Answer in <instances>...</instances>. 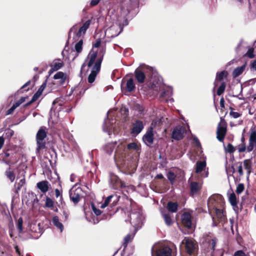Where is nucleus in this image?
Masks as SVG:
<instances>
[{
    "label": "nucleus",
    "mask_w": 256,
    "mask_h": 256,
    "mask_svg": "<svg viewBox=\"0 0 256 256\" xmlns=\"http://www.w3.org/2000/svg\"><path fill=\"white\" fill-rule=\"evenodd\" d=\"M98 52L90 51L88 54V62L87 66L88 68L92 66L90 74H89L88 81L89 83L92 84L95 80L100 70L101 64L103 60V54L96 58Z\"/></svg>",
    "instance_id": "f257e3e1"
},
{
    "label": "nucleus",
    "mask_w": 256,
    "mask_h": 256,
    "mask_svg": "<svg viewBox=\"0 0 256 256\" xmlns=\"http://www.w3.org/2000/svg\"><path fill=\"white\" fill-rule=\"evenodd\" d=\"M256 148V126L253 124L250 130L248 143L247 146L245 144H241L238 148L239 152H253Z\"/></svg>",
    "instance_id": "f03ea898"
},
{
    "label": "nucleus",
    "mask_w": 256,
    "mask_h": 256,
    "mask_svg": "<svg viewBox=\"0 0 256 256\" xmlns=\"http://www.w3.org/2000/svg\"><path fill=\"white\" fill-rule=\"evenodd\" d=\"M224 198L222 195L216 194L212 196L208 200V207L210 215H212V210L223 206Z\"/></svg>",
    "instance_id": "7ed1b4c3"
},
{
    "label": "nucleus",
    "mask_w": 256,
    "mask_h": 256,
    "mask_svg": "<svg viewBox=\"0 0 256 256\" xmlns=\"http://www.w3.org/2000/svg\"><path fill=\"white\" fill-rule=\"evenodd\" d=\"M218 240L216 238H212L210 237H208L205 239L204 242H203V246L205 248V250L206 252L212 251V256H222L223 253L220 250L218 252H215V246Z\"/></svg>",
    "instance_id": "20e7f679"
},
{
    "label": "nucleus",
    "mask_w": 256,
    "mask_h": 256,
    "mask_svg": "<svg viewBox=\"0 0 256 256\" xmlns=\"http://www.w3.org/2000/svg\"><path fill=\"white\" fill-rule=\"evenodd\" d=\"M152 256H176L174 252L170 246L161 244L156 246L152 250Z\"/></svg>",
    "instance_id": "39448f33"
},
{
    "label": "nucleus",
    "mask_w": 256,
    "mask_h": 256,
    "mask_svg": "<svg viewBox=\"0 0 256 256\" xmlns=\"http://www.w3.org/2000/svg\"><path fill=\"white\" fill-rule=\"evenodd\" d=\"M47 136L46 128V126H41L36 134V150L38 152L44 150L46 148V142L44 141Z\"/></svg>",
    "instance_id": "423d86ee"
},
{
    "label": "nucleus",
    "mask_w": 256,
    "mask_h": 256,
    "mask_svg": "<svg viewBox=\"0 0 256 256\" xmlns=\"http://www.w3.org/2000/svg\"><path fill=\"white\" fill-rule=\"evenodd\" d=\"M227 132V123L225 120L220 118L216 130V138L220 142H223Z\"/></svg>",
    "instance_id": "0eeeda50"
},
{
    "label": "nucleus",
    "mask_w": 256,
    "mask_h": 256,
    "mask_svg": "<svg viewBox=\"0 0 256 256\" xmlns=\"http://www.w3.org/2000/svg\"><path fill=\"white\" fill-rule=\"evenodd\" d=\"M212 219V226H216L220 223L225 222L226 216L224 214L222 209L216 208L212 210V215H210Z\"/></svg>",
    "instance_id": "6e6552de"
},
{
    "label": "nucleus",
    "mask_w": 256,
    "mask_h": 256,
    "mask_svg": "<svg viewBox=\"0 0 256 256\" xmlns=\"http://www.w3.org/2000/svg\"><path fill=\"white\" fill-rule=\"evenodd\" d=\"M122 198L124 200V203L125 205L120 208V210L124 212L125 214H128V216H130L132 211V208L136 204L132 198H129L126 194L124 195Z\"/></svg>",
    "instance_id": "1a4fd4ad"
},
{
    "label": "nucleus",
    "mask_w": 256,
    "mask_h": 256,
    "mask_svg": "<svg viewBox=\"0 0 256 256\" xmlns=\"http://www.w3.org/2000/svg\"><path fill=\"white\" fill-rule=\"evenodd\" d=\"M182 243L184 244L186 252L190 256L194 254L196 250L198 249V244L191 239L185 238Z\"/></svg>",
    "instance_id": "9d476101"
},
{
    "label": "nucleus",
    "mask_w": 256,
    "mask_h": 256,
    "mask_svg": "<svg viewBox=\"0 0 256 256\" xmlns=\"http://www.w3.org/2000/svg\"><path fill=\"white\" fill-rule=\"evenodd\" d=\"M119 198H120V197L118 196L117 195H111V196H108L105 200L104 202L102 204L100 208H106V206H108L109 204L112 201V204H110V207L108 208V210H112L114 209V210H116V208H118L119 210L120 209L119 208L115 207L119 200Z\"/></svg>",
    "instance_id": "9b49d317"
},
{
    "label": "nucleus",
    "mask_w": 256,
    "mask_h": 256,
    "mask_svg": "<svg viewBox=\"0 0 256 256\" xmlns=\"http://www.w3.org/2000/svg\"><path fill=\"white\" fill-rule=\"evenodd\" d=\"M92 209L94 214L97 216H100V219L102 220H106L108 218H110L112 216L114 215L118 210V208H116V210H114V209L112 210H109L108 212H106L104 211H102L101 210L96 208L94 204L92 205Z\"/></svg>",
    "instance_id": "f8f14e48"
},
{
    "label": "nucleus",
    "mask_w": 256,
    "mask_h": 256,
    "mask_svg": "<svg viewBox=\"0 0 256 256\" xmlns=\"http://www.w3.org/2000/svg\"><path fill=\"white\" fill-rule=\"evenodd\" d=\"M186 132V128L185 127L181 126H176L172 134V138L177 140H182L184 137V134Z\"/></svg>",
    "instance_id": "ddd939ff"
},
{
    "label": "nucleus",
    "mask_w": 256,
    "mask_h": 256,
    "mask_svg": "<svg viewBox=\"0 0 256 256\" xmlns=\"http://www.w3.org/2000/svg\"><path fill=\"white\" fill-rule=\"evenodd\" d=\"M192 215L188 212H184L181 216L182 224L186 228L190 229L192 228Z\"/></svg>",
    "instance_id": "4468645a"
},
{
    "label": "nucleus",
    "mask_w": 256,
    "mask_h": 256,
    "mask_svg": "<svg viewBox=\"0 0 256 256\" xmlns=\"http://www.w3.org/2000/svg\"><path fill=\"white\" fill-rule=\"evenodd\" d=\"M111 186L114 190H119L126 187L125 182L122 181L116 176H113L111 178Z\"/></svg>",
    "instance_id": "2eb2a0df"
},
{
    "label": "nucleus",
    "mask_w": 256,
    "mask_h": 256,
    "mask_svg": "<svg viewBox=\"0 0 256 256\" xmlns=\"http://www.w3.org/2000/svg\"><path fill=\"white\" fill-rule=\"evenodd\" d=\"M81 193L82 189L79 188L70 192V199L75 204H78L80 199L82 198Z\"/></svg>",
    "instance_id": "dca6fc26"
},
{
    "label": "nucleus",
    "mask_w": 256,
    "mask_h": 256,
    "mask_svg": "<svg viewBox=\"0 0 256 256\" xmlns=\"http://www.w3.org/2000/svg\"><path fill=\"white\" fill-rule=\"evenodd\" d=\"M154 139L153 128L150 127L143 136L142 140L146 144L149 146L153 143Z\"/></svg>",
    "instance_id": "f3484780"
},
{
    "label": "nucleus",
    "mask_w": 256,
    "mask_h": 256,
    "mask_svg": "<svg viewBox=\"0 0 256 256\" xmlns=\"http://www.w3.org/2000/svg\"><path fill=\"white\" fill-rule=\"evenodd\" d=\"M202 188V184L198 182H192L190 184V195L194 197L200 193Z\"/></svg>",
    "instance_id": "a211bd4d"
},
{
    "label": "nucleus",
    "mask_w": 256,
    "mask_h": 256,
    "mask_svg": "<svg viewBox=\"0 0 256 256\" xmlns=\"http://www.w3.org/2000/svg\"><path fill=\"white\" fill-rule=\"evenodd\" d=\"M144 128V124L142 121L136 120L132 124L131 134L133 135H138Z\"/></svg>",
    "instance_id": "6ab92c4d"
},
{
    "label": "nucleus",
    "mask_w": 256,
    "mask_h": 256,
    "mask_svg": "<svg viewBox=\"0 0 256 256\" xmlns=\"http://www.w3.org/2000/svg\"><path fill=\"white\" fill-rule=\"evenodd\" d=\"M134 76L137 82L140 84H143L146 79V74L142 70L138 68L134 72Z\"/></svg>",
    "instance_id": "aec40b11"
},
{
    "label": "nucleus",
    "mask_w": 256,
    "mask_h": 256,
    "mask_svg": "<svg viewBox=\"0 0 256 256\" xmlns=\"http://www.w3.org/2000/svg\"><path fill=\"white\" fill-rule=\"evenodd\" d=\"M66 75L65 73L62 72H58L54 76V78L55 80H59L58 84L62 86L63 85L66 80Z\"/></svg>",
    "instance_id": "412c9836"
},
{
    "label": "nucleus",
    "mask_w": 256,
    "mask_h": 256,
    "mask_svg": "<svg viewBox=\"0 0 256 256\" xmlns=\"http://www.w3.org/2000/svg\"><path fill=\"white\" fill-rule=\"evenodd\" d=\"M37 188L43 193L47 192L49 188V183L47 180H42L36 184Z\"/></svg>",
    "instance_id": "4be33fe9"
},
{
    "label": "nucleus",
    "mask_w": 256,
    "mask_h": 256,
    "mask_svg": "<svg viewBox=\"0 0 256 256\" xmlns=\"http://www.w3.org/2000/svg\"><path fill=\"white\" fill-rule=\"evenodd\" d=\"M136 89V86L132 78L126 80V86L125 88L126 92H130Z\"/></svg>",
    "instance_id": "5701e85b"
},
{
    "label": "nucleus",
    "mask_w": 256,
    "mask_h": 256,
    "mask_svg": "<svg viewBox=\"0 0 256 256\" xmlns=\"http://www.w3.org/2000/svg\"><path fill=\"white\" fill-rule=\"evenodd\" d=\"M90 20H86L83 25L80 28L78 31L76 32V36L78 37H80L82 34H84L86 30L88 28L90 24Z\"/></svg>",
    "instance_id": "b1692460"
},
{
    "label": "nucleus",
    "mask_w": 256,
    "mask_h": 256,
    "mask_svg": "<svg viewBox=\"0 0 256 256\" xmlns=\"http://www.w3.org/2000/svg\"><path fill=\"white\" fill-rule=\"evenodd\" d=\"M246 62L240 66H238L234 69L232 72V75L234 78H236L242 74L244 72L246 66Z\"/></svg>",
    "instance_id": "393cba45"
},
{
    "label": "nucleus",
    "mask_w": 256,
    "mask_h": 256,
    "mask_svg": "<svg viewBox=\"0 0 256 256\" xmlns=\"http://www.w3.org/2000/svg\"><path fill=\"white\" fill-rule=\"evenodd\" d=\"M178 205L177 202L170 201L167 204L166 208L168 212L174 213L178 211Z\"/></svg>",
    "instance_id": "a878e982"
},
{
    "label": "nucleus",
    "mask_w": 256,
    "mask_h": 256,
    "mask_svg": "<svg viewBox=\"0 0 256 256\" xmlns=\"http://www.w3.org/2000/svg\"><path fill=\"white\" fill-rule=\"evenodd\" d=\"M228 75V73L226 70H222L220 72H217L215 78V83L216 82H222L224 78H226Z\"/></svg>",
    "instance_id": "bb28decb"
},
{
    "label": "nucleus",
    "mask_w": 256,
    "mask_h": 256,
    "mask_svg": "<svg viewBox=\"0 0 256 256\" xmlns=\"http://www.w3.org/2000/svg\"><path fill=\"white\" fill-rule=\"evenodd\" d=\"M162 215L164 220L165 224L168 226H170L173 224L174 221L172 220V216L169 214L162 212Z\"/></svg>",
    "instance_id": "cd10ccee"
},
{
    "label": "nucleus",
    "mask_w": 256,
    "mask_h": 256,
    "mask_svg": "<svg viewBox=\"0 0 256 256\" xmlns=\"http://www.w3.org/2000/svg\"><path fill=\"white\" fill-rule=\"evenodd\" d=\"M244 168L247 170V173L249 175L252 168V162L251 159H246L244 160Z\"/></svg>",
    "instance_id": "c85d7f7f"
},
{
    "label": "nucleus",
    "mask_w": 256,
    "mask_h": 256,
    "mask_svg": "<svg viewBox=\"0 0 256 256\" xmlns=\"http://www.w3.org/2000/svg\"><path fill=\"white\" fill-rule=\"evenodd\" d=\"M116 142L108 143L105 145L104 147V151L108 154H110L113 152Z\"/></svg>",
    "instance_id": "c756f323"
},
{
    "label": "nucleus",
    "mask_w": 256,
    "mask_h": 256,
    "mask_svg": "<svg viewBox=\"0 0 256 256\" xmlns=\"http://www.w3.org/2000/svg\"><path fill=\"white\" fill-rule=\"evenodd\" d=\"M52 222L55 226L60 229L61 232L64 229V226L60 222L59 218L58 216H54L52 219Z\"/></svg>",
    "instance_id": "7c9ffc66"
},
{
    "label": "nucleus",
    "mask_w": 256,
    "mask_h": 256,
    "mask_svg": "<svg viewBox=\"0 0 256 256\" xmlns=\"http://www.w3.org/2000/svg\"><path fill=\"white\" fill-rule=\"evenodd\" d=\"M206 166V163L204 161H199L196 164V172H201Z\"/></svg>",
    "instance_id": "2f4dec72"
},
{
    "label": "nucleus",
    "mask_w": 256,
    "mask_h": 256,
    "mask_svg": "<svg viewBox=\"0 0 256 256\" xmlns=\"http://www.w3.org/2000/svg\"><path fill=\"white\" fill-rule=\"evenodd\" d=\"M64 65V62H54L52 65L50 66L51 68L50 70V72L52 73L62 68Z\"/></svg>",
    "instance_id": "473e14b6"
},
{
    "label": "nucleus",
    "mask_w": 256,
    "mask_h": 256,
    "mask_svg": "<svg viewBox=\"0 0 256 256\" xmlns=\"http://www.w3.org/2000/svg\"><path fill=\"white\" fill-rule=\"evenodd\" d=\"M48 162H44L42 163V166L44 170L46 172H51V170L48 163H49L50 164L52 167V160L48 158H46Z\"/></svg>",
    "instance_id": "72a5a7b5"
},
{
    "label": "nucleus",
    "mask_w": 256,
    "mask_h": 256,
    "mask_svg": "<svg viewBox=\"0 0 256 256\" xmlns=\"http://www.w3.org/2000/svg\"><path fill=\"white\" fill-rule=\"evenodd\" d=\"M25 183L26 179L24 176V178L20 180L19 182H18V184H16L14 185L16 188V193L18 194V192L20 190V189L22 188V186L25 184Z\"/></svg>",
    "instance_id": "f704fd0d"
},
{
    "label": "nucleus",
    "mask_w": 256,
    "mask_h": 256,
    "mask_svg": "<svg viewBox=\"0 0 256 256\" xmlns=\"http://www.w3.org/2000/svg\"><path fill=\"white\" fill-rule=\"evenodd\" d=\"M134 235L132 234H128L124 239L123 246L124 248H126L129 242H132L134 238Z\"/></svg>",
    "instance_id": "c9c22d12"
},
{
    "label": "nucleus",
    "mask_w": 256,
    "mask_h": 256,
    "mask_svg": "<svg viewBox=\"0 0 256 256\" xmlns=\"http://www.w3.org/2000/svg\"><path fill=\"white\" fill-rule=\"evenodd\" d=\"M86 90V89H84L82 84H80L74 88V92L76 95L79 94L80 96H81L84 94Z\"/></svg>",
    "instance_id": "e433bc0d"
},
{
    "label": "nucleus",
    "mask_w": 256,
    "mask_h": 256,
    "mask_svg": "<svg viewBox=\"0 0 256 256\" xmlns=\"http://www.w3.org/2000/svg\"><path fill=\"white\" fill-rule=\"evenodd\" d=\"M41 96L40 94H38V92H36L32 97V100L26 104L24 105V107H26L30 105L32 103L36 102Z\"/></svg>",
    "instance_id": "4c0bfd02"
},
{
    "label": "nucleus",
    "mask_w": 256,
    "mask_h": 256,
    "mask_svg": "<svg viewBox=\"0 0 256 256\" xmlns=\"http://www.w3.org/2000/svg\"><path fill=\"white\" fill-rule=\"evenodd\" d=\"M226 88V83L224 82H222L220 84V86L217 90L216 94L218 96L222 95L224 92Z\"/></svg>",
    "instance_id": "58836bf2"
},
{
    "label": "nucleus",
    "mask_w": 256,
    "mask_h": 256,
    "mask_svg": "<svg viewBox=\"0 0 256 256\" xmlns=\"http://www.w3.org/2000/svg\"><path fill=\"white\" fill-rule=\"evenodd\" d=\"M56 196L58 198L60 197V199L59 200L60 204H58V206H60V205H62L63 203H64V199L62 198V192L58 189L56 188L54 190Z\"/></svg>",
    "instance_id": "ea45409f"
},
{
    "label": "nucleus",
    "mask_w": 256,
    "mask_h": 256,
    "mask_svg": "<svg viewBox=\"0 0 256 256\" xmlns=\"http://www.w3.org/2000/svg\"><path fill=\"white\" fill-rule=\"evenodd\" d=\"M14 131L10 128L6 129L4 134V138H8V140H10V138L14 136Z\"/></svg>",
    "instance_id": "a19ab883"
},
{
    "label": "nucleus",
    "mask_w": 256,
    "mask_h": 256,
    "mask_svg": "<svg viewBox=\"0 0 256 256\" xmlns=\"http://www.w3.org/2000/svg\"><path fill=\"white\" fill-rule=\"evenodd\" d=\"M82 44H83V40H79L75 44L74 48L78 54L82 52Z\"/></svg>",
    "instance_id": "79ce46f5"
},
{
    "label": "nucleus",
    "mask_w": 256,
    "mask_h": 256,
    "mask_svg": "<svg viewBox=\"0 0 256 256\" xmlns=\"http://www.w3.org/2000/svg\"><path fill=\"white\" fill-rule=\"evenodd\" d=\"M54 206V201L48 196L46 198L45 206L51 208Z\"/></svg>",
    "instance_id": "37998d69"
},
{
    "label": "nucleus",
    "mask_w": 256,
    "mask_h": 256,
    "mask_svg": "<svg viewBox=\"0 0 256 256\" xmlns=\"http://www.w3.org/2000/svg\"><path fill=\"white\" fill-rule=\"evenodd\" d=\"M229 201L232 206H234L236 204L237 200L236 194L232 192L230 194L229 196Z\"/></svg>",
    "instance_id": "c03bdc74"
},
{
    "label": "nucleus",
    "mask_w": 256,
    "mask_h": 256,
    "mask_svg": "<svg viewBox=\"0 0 256 256\" xmlns=\"http://www.w3.org/2000/svg\"><path fill=\"white\" fill-rule=\"evenodd\" d=\"M224 150L226 152L231 154L235 152L236 148L231 144L228 143L226 146L224 147Z\"/></svg>",
    "instance_id": "a18cd8bd"
},
{
    "label": "nucleus",
    "mask_w": 256,
    "mask_h": 256,
    "mask_svg": "<svg viewBox=\"0 0 256 256\" xmlns=\"http://www.w3.org/2000/svg\"><path fill=\"white\" fill-rule=\"evenodd\" d=\"M254 52V48L252 47H249L246 53L244 55V56L248 57L250 58H252L255 56Z\"/></svg>",
    "instance_id": "49530a36"
},
{
    "label": "nucleus",
    "mask_w": 256,
    "mask_h": 256,
    "mask_svg": "<svg viewBox=\"0 0 256 256\" xmlns=\"http://www.w3.org/2000/svg\"><path fill=\"white\" fill-rule=\"evenodd\" d=\"M6 174L11 182H13L14 181L15 179V174L13 171L10 170V168H9V170L6 171Z\"/></svg>",
    "instance_id": "de8ad7c7"
},
{
    "label": "nucleus",
    "mask_w": 256,
    "mask_h": 256,
    "mask_svg": "<svg viewBox=\"0 0 256 256\" xmlns=\"http://www.w3.org/2000/svg\"><path fill=\"white\" fill-rule=\"evenodd\" d=\"M23 220L22 218H20L17 222L16 227L20 233L22 232L23 230L22 228Z\"/></svg>",
    "instance_id": "09e8293b"
},
{
    "label": "nucleus",
    "mask_w": 256,
    "mask_h": 256,
    "mask_svg": "<svg viewBox=\"0 0 256 256\" xmlns=\"http://www.w3.org/2000/svg\"><path fill=\"white\" fill-rule=\"evenodd\" d=\"M31 81L29 80L27 82L24 84L20 90H18V92L22 93L24 91L28 92L30 88H28L26 89V88L30 84Z\"/></svg>",
    "instance_id": "8fccbe9b"
},
{
    "label": "nucleus",
    "mask_w": 256,
    "mask_h": 256,
    "mask_svg": "<svg viewBox=\"0 0 256 256\" xmlns=\"http://www.w3.org/2000/svg\"><path fill=\"white\" fill-rule=\"evenodd\" d=\"M127 148L128 150H134L136 151L140 150V148L136 142H132L128 144L127 146Z\"/></svg>",
    "instance_id": "3c124183"
},
{
    "label": "nucleus",
    "mask_w": 256,
    "mask_h": 256,
    "mask_svg": "<svg viewBox=\"0 0 256 256\" xmlns=\"http://www.w3.org/2000/svg\"><path fill=\"white\" fill-rule=\"evenodd\" d=\"M244 189V186L243 184L240 183L236 186V192L238 194H241Z\"/></svg>",
    "instance_id": "603ef678"
},
{
    "label": "nucleus",
    "mask_w": 256,
    "mask_h": 256,
    "mask_svg": "<svg viewBox=\"0 0 256 256\" xmlns=\"http://www.w3.org/2000/svg\"><path fill=\"white\" fill-rule=\"evenodd\" d=\"M16 108H18V104H14L12 106L6 111V115L12 114Z\"/></svg>",
    "instance_id": "864d4df0"
},
{
    "label": "nucleus",
    "mask_w": 256,
    "mask_h": 256,
    "mask_svg": "<svg viewBox=\"0 0 256 256\" xmlns=\"http://www.w3.org/2000/svg\"><path fill=\"white\" fill-rule=\"evenodd\" d=\"M168 178L171 182H173L176 178V175L172 172H168Z\"/></svg>",
    "instance_id": "5fc2aeb1"
},
{
    "label": "nucleus",
    "mask_w": 256,
    "mask_h": 256,
    "mask_svg": "<svg viewBox=\"0 0 256 256\" xmlns=\"http://www.w3.org/2000/svg\"><path fill=\"white\" fill-rule=\"evenodd\" d=\"M230 115L232 117L234 118H236L240 117L242 116V114L238 112H234V111L231 110L230 112Z\"/></svg>",
    "instance_id": "6e6d98bb"
},
{
    "label": "nucleus",
    "mask_w": 256,
    "mask_h": 256,
    "mask_svg": "<svg viewBox=\"0 0 256 256\" xmlns=\"http://www.w3.org/2000/svg\"><path fill=\"white\" fill-rule=\"evenodd\" d=\"M234 256H247V255L243 250H238L234 252Z\"/></svg>",
    "instance_id": "4d7b16f0"
},
{
    "label": "nucleus",
    "mask_w": 256,
    "mask_h": 256,
    "mask_svg": "<svg viewBox=\"0 0 256 256\" xmlns=\"http://www.w3.org/2000/svg\"><path fill=\"white\" fill-rule=\"evenodd\" d=\"M46 82H44L41 85V86L40 87V88H38V90L36 92H38V94H40L42 95V92L44 91V88H46Z\"/></svg>",
    "instance_id": "13d9d810"
},
{
    "label": "nucleus",
    "mask_w": 256,
    "mask_h": 256,
    "mask_svg": "<svg viewBox=\"0 0 256 256\" xmlns=\"http://www.w3.org/2000/svg\"><path fill=\"white\" fill-rule=\"evenodd\" d=\"M239 164H240V165L238 168V172L240 176H242L244 174V172H243L242 168V163L241 162H240Z\"/></svg>",
    "instance_id": "bf43d9fd"
},
{
    "label": "nucleus",
    "mask_w": 256,
    "mask_h": 256,
    "mask_svg": "<svg viewBox=\"0 0 256 256\" xmlns=\"http://www.w3.org/2000/svg\"><path fill=\"white\" fill-rule=\"evenodd\" d=\"M100 44H101V40H100V38H98L96 40V42L94 44H92V46H93V48H98L100 47Z\"/></svg>",
    "instance_id": "052dcab7"
},
{
    "label": "nucleus",
    "mask_w": 256,
    "mask_h": 256,
    "mask_svg": "<svg viewBox=\"0 0 256 256\" xmlns=\"http://www.w3.org/2000/svg\"><path fill=\"white\" fill-rule=\"evenodd\" d=\"M26 98H27V97H26H26H22L18 100L14 104H17L18 107L25 101V100Z\"/></svg>",
    "instance_id": "680f3d73"
},
{
    "label": "nucleus",
    "mask_w": 256,
    "mask_h": 256,
    "mask_svg": "<svg viewBox=\"0 0 256 256\" xmlns=\"http://www.w3.org/2000/svg\"><path fill=\"white\" fill-rule=\"evenodd\" d=\"M100 0H92L90 2V6H94L98 4Z\"/></svg>",
    "instance_id": "e2e57ef3"
},
{
    "label": "nucleus",
    "mask_w": 256,
    "mask_h": 256,
    "mask_svg": "<svg viewBox=\"0 0 256 256\" xmlns=\"http://www.w3.org/2000/svg\"><path fill=\"white\" fill-rule=\"evenodd\" d=\"M10 150L8 149L4 150V158H6L9 157L11 155V153L10 152Z\"/></svg>",
    "instance_id": "0e129e2a"
},
{
    "label": "nucleus",
    "mask_w": 256,
    "mask_h": 256,
    "mask_svg": "<svg viewBox=\"0 0 256 256\" xmlns=\"http://www.w3.org/2000/svg\"><path fill=\"white\" fill-rule=\"evenodd\" d=\"M4 142V138L3 136H0V150L2 148Z\"/></svg>",
    "instance_id": "69168bd1"
},
{
    "label": "nucleus",
    "mask_w": 256,
    "mask_h": 256,
    "mask_svg": "<svg viewBox=\"0 0 256 256\" xmlns=\"http://www.w3.org/2000/svg\"><path fill=\"white\" fill-rule=\"evenodd\" d=\"M62 214L64 216V221H66L68 218L69 214L66 210H63Z\"/></svg>",
    "instance_id": "338daca9"
},
{
    "label": "nucleus",
    "mask_w": 256,
    "mask_h": 256,
    "mask_svg": "<svg viewBox=\"0 0 256 256\" xmlns=\"http://www.w3.org/2000/svg\"><path fill=\"white\" fill-rule=\"evenodd\" d=\"M250 68L256 70V59L251 64Z\"/></svg>",
    "instance_id": "774afa93"
}]
</instances>
